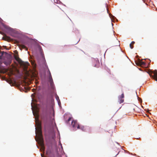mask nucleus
Listing matches in <instances>:
<instances>
[{
  "label": "nucleus",
  "mask_w": 157,
  "mask_h": 157,
  "mask_svg": "<svg viewBox=\"0 0 157 157\" xmlns=\"http://www.w3.org/2000/svg\"><path fill=\"white\" fill-rule=\"evenodd\" d=\"M38 130L37 132H36V134L37 135L38 139L39 140V144L41 146L40 150L44 151L45 148L44 146V141L42 134V131L40 125L39 123L38 125Z\"/></svg>",
  "instance_id": "obj_1"
},
{
  "label": "nucleus",
  "mask_w": 157,
  "mask_h": 157,
  "mask_svg": "<svg viewBox=\"0 0 157 157\" xmlns=\"http://www.w3.org/2000/svg\"><path fill=\"white\" fill-rule=\"evenodd\" d=\"M14 57L15 59L18 61L20 64L21 65L23 68L24 71L27 70L28 66L29 65V63L28 62H24L19 57L18 54L14 55Z\"/></svg>",
  "instance_id": "obj_2"
},
{
  "label": "nucleus",
  "mask_w": 157,
  "mask_h": 157,
  "mask_svg": "<svg viewBox=\"0 0 157 157\" xmlns=\"http://www.w3.org/2000/svg\"><path fill=\"white\" fill-rule=\"evenodd\" d=\"M33 113L34 115V116L35 117V120H36V132H37V130H38V125L39 123L40 125L41 128V123L38 120L39 117V115L38 114V113L37 112H36L34 113L33 111Z\"/></svg>",
  "instance_id": "obj_3"
},
{
  "label": "nucleus",
  "mask_w": 157,
  "mask_h": 157,
  "mask_svg": "<svg viewBox=\"0 0 157 157\" xmlns=\"http://www.w3.org/2000/svg\"><path fill=\"white\" fill-rule=\"evenodd\" d=\"M49 113V119L52 121L54 119L55 113L54 109L52 107L50 109Z\"/></svg>",
  "instance_id": "obj_4"
},
{
  "label": "nucleus",
  "mask_w": 157,
  "mask_h": 157,
  "mask_svg": "<svg viewBox=\"0 0 157 157\" xmlns=\"http://www.w3.org/2000/svg\"><path fill=\"white\" fill-rule=\"evenodd\" d=\"M48 73L49 74L48 79L49 82H50L51 86L52 88H53V79L52 78L51 72L49 69H48Z\"/></svg>",
  "instance_id": "obj_5"
},
{
  "label": "nucleus",
  "mask_w": 157,
  "mask_h": 157,
  "mask_svg": "<svg viewBox=\"0 0 157 157\" xmlns=\"http://www.w3.org/2000/svg\"><path fill=\"white\" fill-rule=\"evenodd\" d=\"M92 61L93 62V65L95 67H98L99 65V62L97 58L92 59Z\"/></svg>",
  "instance_id": "obj_6"
},
{
  "label": "nucleus",
  "mask_w": 157,
  "mask_h": 157,
  "mask_svg": "<svg viewBox=\"0 0 157 157\" xmlns=\"http://www.w3.org/2000/svg\"><path fill=\"white\" fill-rule=\"evenodd\" d=\"M12 62V57L10 55L9 56L7 60L4 62L3 63L7 66L10 65Z\"/></svg>",
  "instance_id": "obj_7"
},
{
  "label": "nucleus",
  "mask_w": 157,
  "mask_h": 157,
  "mask_svg": "<svg viewBox=\"0 0 157 157\" xmlns=\"http://www.w3.org/2000/svg\"><path fill=\"white\" fill-rule=\"evenodd\" d=\"M124 93H123L121 96L118 97V102L121 104L124 101Z\"/></svg>",
  "instance_id": "obj_8"
},
{
  "label": "nucleus",
  "mask_w": 157,
  "mask_h": 157,
  "mask_svg": "<svg viewBox=\"0 0 157 157\" xmlns=\"http://www.w3.org/2000/svg\"><path fill=\"white\" fill-rule=\"evenodd\" d=\"M71 125L73 128H75L77 127L79 124L77 121L73 120L71 122Z\"/></svg>",
  "instance_id": "obj_9"
},
{
  "label": "nucleus",
  "mask_w": 157,
  "mask_h": 157,
  "mask_svg": "<svg viewBox=\"0 0 157 157\" xmlns=\"http://www.w3.org/2000/svg\"><path fill=\"white\" fill-rule=\"evenodd\" d=\"M4 53L5 52H0V69L2 68L1 66V64L2 63V56Z\"/></svg>",
  "instance_id": "obj_10"
},
{
  "label": "nucleus",
  "mask_w": 157,
  "mask_h": 157,
  "mask_svg": "<svg viewBox=\"0 0 157 157\" xmlns=\"http://www.w3.org/2000/svg\"><path fill=\"white\" fill-rule=\"evenodd\" d=\"M154 75L152 76V77L156 81H157V71H155L154 73Z\"/></svg>",
  "instance_id": "obj_11"
},
{
  "label": "nucleus",
  "mask_w": 157,
  "mask_h": 157,
  "mask_svg": "<svg viewBox=\"0 0 157 157\" xmlns=\"http://www.w3.org/2000/svg\"><path fill=\"white\" fill-rule=\"evenodd\" d=\"M77 128V129H80L83 131H85V127L84 126L80 125L79 124L78 125Z\"/></svg>",
  "instance_id": "obj_12"
},
{
  "label": "nucleus",
  "mask_w": 157,
  "mask_h": 157,
  "mask_svg": "<svg viewBox=\"0 0 157 157\" xmlns=\"http://www.w3.org/2000/svg\"><path fill=\"white\" fill-rule=\"evenodd\" d=\"M2 39L6 40H10L11 38L10 37L7 36H6L2 38Z\"/></svg>",
  "instance_id": "obj_13"
},
{
  "label": "nucleus",
  "mask_w": 157,
  "mask_h": 157,
  "mask_svg": "<svg viewBox=\"0 0 157 157\" xmlns=\"http://www.w3.org/2000/svg\"><path fill=\"white\" fill-rule=\"evenodd\" d=\"M145 63L144 62L140 61L139 62V64L140 66H141V65L144 66L145 65Z\"/></svg>",
  "instance_id": "obj_14"
},
{
  "label": "nucleus",
  "mask_w": 157,
  "mask_h": 157,
  "mask_svg": "<svg viewBox=\"0 0 157 157\" xmlns=\"http://www.w3.org/2000/svg\"><path fill=\"white\" fill-rule=\"evenodd\" d=\"M21 47L22 48H26V50H27V48H26V47L24 45H21Z\"/></svg>",
  "instance_id": "obj_15"
},
{
  "label": "nucleus",
  "mask_w": 157,
  "mask_h": 157,
  "mask_svg": "<svg viewBox=\"0 0 157 157\" xmlns=\"http://www.w3.org/2000/svg\"><path fill=\"white\" fill-rule=\"evenodd\" d=\"M71 117H69V119H68L67 121V123H69V122L71 121Z\"/></svg>",
  "instance_id": "obj_16"
},
{
  "label": "nucleus",
  "mask_w": 157,
  "mask_h": 157,
  "mask_svg": "<svg viewBox=\"0 0 157 157\" xmlns=\"http://www.w3.org/2000/svg\"><path fill=\"white\" fill-rule=\"evenodd\" d=\"M51 151L50 150H48L46 151V154L47 155H48V154H50L51 153Z\"/></svg>",
  "instance_id": "obj_17"
},
{
  "label": "nucleus",
  "mask_w": 157,
  "mask_h": 157,
  "mask_svg": "<svg viewBox=\"0 0 157 157\" xmlns=\"http://www.w3.org/2000/svg\"><path fill=\"white\" fill-rule=\"evenodd\" d=\"M132 44L131 43L130 44V47L131 49H132L133 48V46H132Z\"/></svg>",
  "instance_id": "obj_18"
},
{
  "label": "nucleus",
  "mask_w": 157,
  "mask_h": 157,
  "mask_svg": "<svg viewBox=\"0 0 157 157\" xmlns=\"http://www.w3.org/2000/svg\"><path fill=\"white\" fill-rule=\"evenodd\" d=\"M131 44H135V42L134 41H132V42Z\"/></svg>",
  "instance_id": "obj_19"
},
{
  "label": "nucleus",
  "mask_w": 157,
  "mask_h": 157,
  "mask_svg": "<svg viewBox=\"0 0 157 157\" xmlns=\"http://www.w3.org/2000/svg\"><path fill=\"white\" fill-rule=\"evenodd\" d=\"M41 155L42 157H43V156H44L43 154H41Z\"/></svg>",
  "instance_id": "obj_20"
},
{
  "label": "nucleus",
  "mask_w": 157,
  "mask_h": 157,
  "mask_svg": "<svg viewBox=\"0 0 157 157\" xmlns=\"http://www.w3.org/2000/svg\"><path fill=\"white\" fill-rule=\"evenodd\" d=\"M106 10H107V11L108 13V9L107 8H106Z\"/></svg>",
  "instance_id": "obj_21"
},
{
  "label": "nucleus",
  "mask_w": 157,
  "mask_h": 157,
  "mask_svg": "<svg viewBox=\"0 0 157 157\" xmlns=\"http://www.w3.org/2000/svg\"><path fill=\"white\" fill-rule=\"evenodd\" d=\"M64 46L67 47V45H65Z\"/></svg>",
  "instance_id": "obj_22"
},
{
  "label": "nucleus",
  "mask_w": 157,
  "mask_h": 157,
  "mask_svg": "<svg viewBox=\"0 0 157 157\" xmlns=\"http://www.w3.org/2000/svg\"><path fill=\"white\" fill-rule=\"evenodd\" d=\"M118 154H116V156L117 155H118Z\"/></svg>",
  "instance_id": "obj_23"
}]
</instances>
